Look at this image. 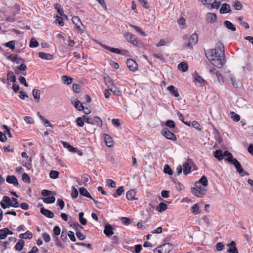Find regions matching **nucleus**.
Instances as JSON below:
<instances>
[{"label":"nucleus","mask_w":253,"mask_h":253,"mask_svg":"<svg viewBox=\"0 0 253 253\" xmlns=\"http://www.w3.org/2000/svg\"><path fill=\"white\" fill-rule=\"evenodd\" d=\"M208 60L214 66L221 68L225 61V55H219L216 53L215 50H208L205 52Z\"/></svg>","instance_id":"f257e3e1"},{"label":"nucleus","mask_w":253,"mask_h":253,"mask_svg":"<svg viewBox=\"0 0 253 253\" xmlns=\"http://www.w3.org/2000/svg\"><path fill=\"white\" fill-rule=\"evenodd\" d=\"M1 207L3 209H6L9 207L14 208H18L19 207V204L17 199L12 197L10 199L9 197L4 196L2 198V200L0 202Z\"/></svg>","instance_id":"f03ea898"},{"label":"nucleus","mask_w":253,"mask_h":253,"mask_svg":"<svg viewBox=\"0 0 253 253\" xmlns=\"http://www.w3.org/2000/svg\"><path fill=\"white\" fill-rule=\"evenodd\" d=\"M183 40H188L184 43V46L192 48L193 45H195L198 41V36L196 33L193 34L190 37L187 34L183 36Z\"/></svg>","instance_id":"7ed1b4c3"},{"label":"nucleus","mask_w":253,"mask_h":253,"mask_svg":"<svg viewBox=\"0 0 253 253\" xmlns=\"http://www.w3.org/2000/svg\"><path fill=\"white\" fill-rule=\"evenodd\" d=\"M124 36L130 43L135 46H140V42L135 35L130 32H127L124 33Z\"/></svg>","instance_id":"20e7f679"},{"label":"nucleus","mask_w":253,"mask_h":253,"mask_svg":"<svg viewBox=\"0 0 253 253\" xmlns=\"http://www.w3.org/2000/svg\"><path fill=\"white\" fill-rule=\"evenodd\" d=\"M84 117L86 120V122L88 124L95 125L99 127H101L102 126V120L99 117L95 116L93 118H85V116H84Z\"/></svg>","instance_id":"39448f33"},{"label":"nucleus","mask_w":253,"mask_h":253,"mask_svg":"<svg viewBox=\"0 0 253 253\" xmlns=\"http://www.w3.org/2000/svg\"><path fill=\"white\" fill-rule=\"evenodd\" d=\"M162 134L168 139L172 141H176L177 139L176 135L168 128H164L162 131Z\"/></svg>","instance_id":"423d86ee"},{"label":"nucleus","mask_w":253,"mask_h":253,"mask_svg":"<svg viewBox=\"0 0 253 253\" xmlns=\"http://www.w3.org/2000/svg\"><path fill=\"white\" fill-rule=\"evenodd\" d=\"M73 23L75 25L76 28L80 33H83L84 29V26L82 23L80 19L76 16H74L72 19Z\"/></svg>","instance_id":"0eeeda50"},{"label":"nucleus","mask_w":253,"mask_h":253,"mask_svg":"<svg viewBox=\"0 0 253 253\" xmlns=\"http://www.w3.org/2000/svg\"><path fill=\"white\" fill-rule=\"evenodd\" d=\"M126 65L129 69L132 72H135L137 70L138 65L137 63L133 59H127Z\"/></svg>","instance_id":"6e6552de"},{"label":"nucleus","mask_w":253,"mask_h":253,"mask_svg":"<svg viewBox=\"0 0 253 253\" xmlns=\"http://www.w3.org/2000/svg\"><path fill=\"white\" fill-rule=\"evenodd\" d=\"M193 163L191 159H188L185 163L183 165V172L185 175H187L191 172V164Z\"/></svg>","instance_id":"1a4fd4ad"},{"label":"nucleus","mask_w":253,"mask_h":253,"mask_svg":"<svg viewBox=\"0 0 253 253\" xmlns=\"http://www.w3.org/2000/svg\"><path fill=\"white\" fill-rule=\"evenodd\" d=\"M211 50H215L217 55H225L224 45L220 42L216 44L215 48L214 49H211Z\"/></svg>","instance_id":"9d476101"},{"label":"nucleus","mask_w":253,"mask_h":253,"mask_svg":"<svg viewBox=\"0 0 253 253\" xmlns=\"http://www.w3.org/2000/svg\"><path fill=\"white\" fill-rule=\"evenodd\" d=\"M104 233L107 237H110L114 234L113 228L109 223L105 224L104 226Z\"/></svg>","instance_id":"9b49d317"},{"label":"nucleus","mask_w":253,"mask_h":253,"mask_svg":"<svg viewBox=\"0 0 253 253\" xmlns=\"http://www.w3.org/2000/svg\"><path fill=\"white\" fill-rule=\"evenodd\" d=\"M7 58L8 60L17 64H20L21 62H24L25 61L23 59L18 57L17 55H10L8 56Z\"/></svg>","instance_id":"f8f14e48"},{"label":"nucleus","mask_w":253,"mask_h":253,"mask_svg":"<svg viewBox=\"0 0 253 253\" xmlns=\"http://www.w3.org/2000/svg\"><path fill=\"white\" fill-rule=\"evenodd\" d=\"M40 211L42 214L48 218H52L54 216V214L52 211L49 210L45 209L43 207L41 208Z\"/></svg>","instance_id":"ddd939ff"},{"label":"nucleus","mask_w":253,"mask_h":253,"mask_svg":"<svg viewBox=\"0 0 253 253\" xmlns=\"http://www.w3.org/2000/svg\"><path fill=\"white\" fill-rule=\"evenodd\" d=\"M230 164L233 165L234 166V167L236 169L237 171L239 173H241L242 172H243L244 169L242 168L241 164L236 159H234V160Z\"/></svg>","instance_id":"4468645a"},{"label":"nucleus","mask_w":253,"mask_h":253,"mask_svg":"<svg viewBox=\"0 0 253 253\" xmlns=\"http://www.w3.org/2000/svg\"><path fill=\"white\" fill-rule=\"evenodd\" d=\"M229 249L227 252L229 253H239L238 249L236 246V243L234 241H231L229 244H228Z\"/></svg>","instance_id":"2eb2a0df"},{"label":"nucleus","mask_w":253,"mask_h":253,"mask_svg":"<svg viewBox=\"0 0 253 253\" xmlns=\"http://www.w3.org/2000/svg\"><path fill=\"white\" fill-rule=\"evenodd\" d=\"M39 56L42 59L46 60H51L53 59V55L50 53H44L42 52H39Z\"/></svg>","instance_id":"dca6fc26"},{"label":"nucleus","mask_w":253,"mask_h":253,"mask_svg":"<svg viewBox=\"0 0 253 253\" xmlns=\"http://www.w3.org/2000/svg\"><path fill=\"white\" fill-rule=\"evenodd\" d=\"M217 16L215 13H208L207 14V21L208 23H213L216 20Z\"/></svg>","instance_id":"f3484780"},{"label":"nucleus","mask_w":253,"mask_h":253,"mask_svg":"<svg viewBox=\"0 0 253 253\" xmlns=\"http://www.w3.org/2000/svg\"><path fill=\"white\" fill-rule=\"evenodd\" d=\"M231 10L230 6L229 4L224 3L222 4L221 7L220 9V12L221 14L230 13V12H231Z\"/></svg>","instance_id":"a211bd4d"},{"label":"nucleus","mask_w":253,"mask_h":253,"mask_svg":"<svg viewBox=\"0 0 253 253\" xmlns=\"http://www.w3.org/2000/svg\"><path fill=\"white\" fill-rule=\"evenodd\" d=\"M6 180L8 183L13 184L16 186L19 184L17 179L14 175H8L6 177Z\"/></svg>","instance_id":"6ab92c4d"},{"label":"nucleus","mask_w":253,"mask_h":253,"mask_svg":"<svg viewBox=\"0 0 253 253\" xmlns=\"http://www.w3.org/2000/svg\"><path fill=\"white\" fill-rule=\"evenodd\" d=\"M191 192L196 196L202 197L205 194V189L198 190V189L195 188H192Z\"/></svg>","instance_id":"aec40b11"},{"label":"nucleus","mask_w":253,"mask_h":253,"mask_svg":"<svg viewBox=\"0 0 253 253\" xmlns=\"http://www.w3.org/2000/svg\"><path fill=\"white\" fill-rule=\"evenodd\" d=\"M167 89L169 93L174 97H178L179 96L178 89L174 85H171L168 86Z\"/></svg>","instance_id":"412c9836"},{"label":"nucleus","mask_w":253,"mask_h":253,"mask_svg":"<svg viewBox=\"0 0 253 253\" xmlns=\"http://www.w3.org/2000/svg\"><path fill=\"white\" fill-rule=\"evenodd\" d=\"M200 184L204 186H207L208 185V181L206 176H202L199 181L195 182V186H200Z\"/></svg>","instance_id":"4be33fe9"},{"label":"nucleus","mask_w":253,"mask_h":253,"mask_svg":"<svg viewBox=\"0 0 253 253\" xmlns=\"http://www.w3.org/2000/svg\"><path fill=\"white\" fill-rule=\"evenodd\" d=\"M19 9H17V11H12V15L6 16L5 21L8 22H14L16 19L15 16L19 13Z\"/></svg>","instance_id":"5701e85b"},{"label":"nucleus","mask_w":253,"mask_h":253,"mask_svg":"<svg viewBox=\"0 0 253 253\" xmlns=\"http://www.w3.org/2000/svg\"><path fill=\"white\" fill-rule=\"evenodd\" d=\"M195 80L201 84H207V82L201 77L196 72L193 74Z\"/></svg>","instance_id":"b1692460"},{"label":"nucleus","mask_w":253,"mask_h":253,"mask_svg":"<svg viewBox=\"0 0 253 253\" xmlns=\"http://www.w3.org/2000/svg\"><path fill=\"white\" fill-rule=\"evenodd\" d=\"M136 193L133 190H129L126 194V198L127 200L130 201H133L136 198H135Z\"/></svg>","instance_id":"393cba45"},{"label":"nucleus","mask_w":253,"mask_h":253,"mask_svg":"<svg viewBox=\"0 0 253 253\" xmlns=\"http://www.w3.org/2000/svg\"><path fill=\"white\" fill-rule=\"evenodd\" d=\"M226 157L225 159V161L230 163L232 162L235 158L233 157L232 154L228 151H225L223 153V157Z\"/></svg>","instance_id":"a878e982"},{"label":"nucleus","mask_w":253,"mask_h":253,"mask_svg":"<svg viewBox=\"0 0 253 253\" xmlns=\"http://www.w3.org/2000/svg\"><path fill=\"white\" fill-rule=\"evenodd\" d=\"M79 192L81 195L87 197L89 199H92V196L90 194V193L87 191V190L86 189V188L84 187H81L79 189Z\"/></svg>","instance_id":"bb28decb"},{"label":"nucleus","mask_w":253,"mask_h":253,"mask_svg":"<svg viewBox=\"0 0 253 253\" xmlns=\"http://www.w3.org/2000/svg\"><path fill=\"white\" fill-rule=\"evenodd\" d=\"M105 142L107 147H110L113 145L112 138L108 134H104Z\"/></svg>","instance_id":"cd10ccee"},{"label":"nucleus","mask_w":253,"mask_h":253,"mask_svg":"<svg viewBox=\"0 0 253 253\" xmlns=\"http://www.w3.org/2000/svg\"><path fill=\"white\" fill-rule=\"evenodd\" d=\"M61 143L64 147L67 148L69 151L71 152H76L77 151V148L72 146L69 143L65 141H62Z\"/></svg>","instance_id":"c85d7f7f"},{"label":"nucleus","mask_w":253,"mask_h":253,"mask_svg":"<svg viewBox=\"0 0 253 253\" xmlns=\"http://www.w3.org/2000/svg\"><path fill=\"white\" fill-rule=\"evenodd\" d=\"M224 25L228 29L230 30L232 32H235L236 30L235 26L229 21H225Z\"/></svg>","instance_id":"c756f323"},{"label":"nucleus","mask_w":253,"mask_h":253,"mask_svg":"<svg viewBox=\"0 0 253 253\" xmlns=\"http://www.w3.org/2000/svg\"><path fill=\"white\" fill-rule=\"evenodd\" d=\"M33 234L30 231H27L25 233L20 234L19 235V237L21 239H31L32 238Z\"/></svg>","instance_id":"7c9ffc66"},{"label":"nucleus","mask_w":253,"mask_h":253,"mask_svg":"<svg viewBox=\"0 0 253 253\" xmlns=\"http://www.w3.org/2000/svg\"><path fill=\"white\" fill-rule=\"evenodd\" d=\"M178 68L182 72H186L188 69V65L185 62H182L178 65Z\"/></svg>","instance_id":"2f4dec72"},{"label":"nucleus","mask_w":253,"mask_h":253,"mask_svg":"<svg viewBox=\"0 0 253 253\" xmlns=\"http://www.w3.org/2000/svg\"><path fill=\"white\" fill-rule=\"evenodd\" d=\"M25 242L24 240L20 239L18 241V242L16 243L15 246V248L16 250L18 251H21L24 245Z\"/></svg>","instance_id":"473e14b6"},{"label":"nucleus","mask_w":253,"mask_h":253,"mask_svg":"<svg viewBox=\"0 0 253 253\" xmlns=\"http://www.w3.org/2000/svg\"><path fill=\"white\" fill-rule=\"evenodd\" d=\"M7 80H10L11 82L16 83V77L12 71H9L7 73Z\"/></svg>","instance_id":"72a5a7b5"},{"label":"nucleus","mask_w":253,"mask_h":253,"mask_svg":"<svg viewBox=\"0 0 253 253\" xmlns=\"http://www.w3.org/2000/svg\"><path fill=\"white\" fill-rule=\"evenodd\" d=\"M168 206L165 203H160L157 208V210L160 212H162L167 209Z\"/></svg>","instance_id":"f704fd0d"},{"label":"nucleus","mask_w":253,"mask_h":253,"mask_svg":"<svg viewBox=\"0 0 253 253\" xmlns=\"http://www.w3.org/2000/svg\"><path fill=\"white\" fill-rule=\"evenodd\" d=\"M214 156L219 161L222 160L223 158L222 151L220 149L216 150L214 152Z\"/></svg>","instance_id":"c9c22d12"},{"label":"nucleus","mask_w":253,"mask_h":253,"mask_svg":"<svg viewBox=\"0 0 253 253\" xmlns=\"http://www.w3.org/2000/svg\"><path fill=\"white\" fill-rule=\"evenodd\" d=\"M102 47L103 48H104L105 49L109 50L111 52L115 53L117 54L120 53V49H119V48L111 47H110V46H109L108 45H102Z\"/></svg>","instance_id":"e433bc0d"},{"label":"nucleus","mask_w":253,"mask_h":253,"mask_svg":"<svg viewBox=\"0 0 253 253\" xmlns=\"http://www.w3.org/2000/svg\"><path fill=\"white\" fill-rule=\"evenodd\" d=\"M33 95L35 100L38 102L40 99V91L39 89H34L33 90Z\"/></svg>","instance_id":"4c0bfd02"},{"label":"nucleus","mask_w":253,"mask_h":253,"mask_svg":"<svg viewBox=\"0 0 253 253\" xmlns=\"http://www.w3.org/2000/svg\"><path fill=\"white\" fill-rule=\"evenodd\" d=\"M44 203L46 204H52L55 202V197L54 196H51L46 198H42Z\"/></svg>","instance_id":"58836bf2"},{"label":"nucleus","mask_w":253,"mask_h":253,"mask_svg":"<svg viewBox=\"0 0 253 253\" xmlns=\"http://www.w3.org/2000/svg\"><path fill=\"white\" fill-rule=\"evenodd\" d=\"M74 107L79 111H82L84 109V107L81 102L79 100L74 101L73 103Z\"/></svg>","instance_id":"ea45409f"},{"label":"nucleus","mask_w":253,"mask_h":253,"mask_svg":"<svg viewBox=\"0 0 253 253\" xmlns=\"http://www.w3.org/2000/svg\"><path fill=\"white\" fill-rule=\"evenodd\" d=\"M40 119L42 121L43 124L45 126H50L51 127H53V126L52 125L50 122L46 119H45L43 116H41Z\"/></svg>","instance_id":"a19ab883"},{"label":"nucleus","mask_w":253,"mask_h":253,"mask_svg":"<svg viewBox=\"0 0 253 253\" xmlns=\"http://www.w3.org/2000/svg\"><path fill=\"white\" fill-rule=\"evenodd\" d=\"M62 78L64 83L66 84H71L73 80V78L68 77L66 75L63 76Z\"/></svg>","instance_id":"79ce46f5"},{"label":"nucleus","mask_w":253,"mask_h":253,"mask_svg":"<svg viewBox=\"0 0 253 253\" xmlns=\"http://www.w3.org/2000/svg\"><path fill=\"white\" fill-rule=\"evenodd\" d=\"M124 192V187L120 186L116 190V193L113 194V196L115 198H117L118 196H121Z\"/></svg>","instance_id":"37998d69"},{"label":"nucleus","mask_w":253,"mask_h":253,"mask_svg":"<svg viewBox=\"0 0 253 253\" xmlns=\"http://www.w3.org/2000/svg\"><path fill=\"white\" fill-rule=\"evenodd\" d=\"M191 212L194 215L198 214L200 213V211L199 210V207L198 206L197 204L194 205L191 208Z\"/></svg>","instance_id":"c03bdc74"},{"label":"nucleus","mask_w":253,"mask_h":253,"mask_svg":"<svg viewBox=\"0 0 253 253\" xmlns=\"http://www.w3.org/2000/svg\"><path fill=\"white\" fill-rule=\"evenodd\" d=\"M59 172L56 170H51L49 173V177L51 179H56L59 177Z\"/></svg>","instance_id":"a18cd8bd"},{"label":"nucleus","mask_w":253,"mask_h":253,"mask_svg":"<svg viewBox=\"0 0 253 253\" xmlns=\"http://www.w3.org/2000/svg\"><path fill=\"white\" fill-rule=\"evenodd\" d=\"M105 83L106 85L107 86V87L109 88L111 85L112 86V84H114V83L112 82V81L111 80L109 76L106 75L104 77Z\"/></svg>","instance_id":"49530a36"},{"label":"nucleus","mask_w":253,"mask_h":253,"mask_svg":"<svg viewBox=\"0 0 253 253\" xmlns=\"http://www.w3.org/2000/svg\"><path fill=\"white\" fill-rule=\"evenodd\" d=\"M55 9H56L58 13L61 15H63L64 10L63 9L61 8V5L59 3H56L54 5Z\"/></svg>","instance_id":"de8ad7c7"},{"label":"nucleus","mask_w":253,"mask_h":253,"mask_svg":"<svg viewBox=\"0 0 253 253\" xmlns=\"http://www.w3.org/2000/svg\"><path fill=\"white\" fill-rule=\"evenodd\" d=\"M39 45L38 42L34 38L31 39L29 46L31 48L37 47Z\"/></svg>","instance_id":"09e8293b"},{"label":"nucleus","mask_w":253,"mask_h":253,"mask_svg":"<svg viewBox=\"0 0 253 253\" xmlns=\"http://www.w3.org/2000/svg\"><path fill=\"white\" fill-rule=\"evenodd\" d=\"M109 90L113 92L115 94L118 95L120 91L118 87L115 85L114 83L112 84V86L111 85L109 87Z\"/></svg>","instance_id":"8fccbe9b"},{"label":"nucleus","mask_w":253,"mask_h":253,"mask_svg":"<svg viewBox=\"0 0 253 253\" xmlns=\"http://www.w3.org/2000/svg\"><path fill=\"white\" fill-rule=\"evenodd\" d=\"M129 26H130V27L134 28L136 32L139 33L141 35H142L143 36H146V34H145V33L142 29H141L139 27H137V26L132 25V24H130Z\"/></svg>","instance_id":"3c124183"},{"label":"nucleus","mask_w":253,"mask_h":253,"mask_svg":"<svg viewBox=\"0 0 253 253\" xmlns=\"http://www.w3.org/2000/svg\"><path fill=\"white\" fill-rule=\"evenodd\" d=\"M164 172L168 174L169 175H172L173 173L171 169L170 168L169 166L168 165H166L164 166Z\"/></svg>","instance_id":"603ef678"},{"label":"nucleus","mask_w":253,"mask_h":253,"mask_svg":"<svg viewBox=\"0 0 253 253\" xmlns=\"http://www.w3.org/2000/svg\"><path fill=\"white\" fill-rule=\"evenodd\" d=\"M233 6L236 10H240L242 9L243 5L240 1L236 0L234 3Z\"/></svg>","instance_id":"864d4df0"},{"label":"nucleus","mask_w":253,"mask_h":253,"mask_svg":"<svg viewBox=\"0 0 253 253\" xmlns=\"http://www.w3.org/2000/svg\"><path fill=\"white\" fill-rule=\"evenodd\" d=\"M166 126L170 128H174L175 127V124L172 120H168L166 122Z\"/></svg>","instance_id":"5fc2aeb1"},{"label":"nucleus","mask_w":253,"mask_h":253,"mask_svg":"<svg viewBox=\"0 0 253 253\" xmlns=\"http://www.w3.org/2000/svg\"><path fill=\"white\" fill-rule=\"evenodd\" d=\"M62 16L60 15V16L56 15L55 17L56 18V21L58 22V24L60 26H63L64 25V23L63 20V18L61 17Z\"/></svg>","instance_id":"6e6d98bb"},{"label":"nucleus","mask_w":253,"mask_h":253,"mask_svg":"<svg viewBox=\"0 0 253 253\" xmlns=\"http://www.w3.org/2000/svg\"><path fill=\"white\" fill-rule=\"evenodd\" d=\"M7 234L5 231V228L0 229V239L3 240L6 238Z\"/></svg>","instance_id":"4d7b16f0"},{"label":"nucleus","mask_w":253,"mask_h":253,"mask_svg":"<svg viewBox=\"0 0 253 253\" xmlns=\"http://www.w3.org/2000/svg\"><path fill=\"white\" fill-rule=\"evenodd\" d=\"M22 179L24 182H26L28 183H30L31 182L30 178L26 173H23L22 174Z\"/></svg>","instance_id":"13d9d810"},{"label":"nucleus","mask_w":253,"mask_h":253,"mask_svg":"<svg viewBox=\"0 0 253 253\" xmlns=\"http://www.w3.org/2000/svg\"><path fill=\"white\" fill-rule=\"evenodd\" d=\"M71 226L72 227L75 228L77 231H79V229H83L84 227L82 226L81 225H80L78 222H73L70 224Z\"/></svg>","instance_id":"bf43d9fd"},{"label":"nucleus","mask_w":253,"mask_h":253,"mask_svg":"<svg viewBox=\"0 0 253 253\" xmlns=\"http://www.w3.org/2000/svg\"><path fill=\"white\" fill-rule=\"evenodd\" d=\"M79 195V192L77 189L74 187H72V191L71 193L72 198L73 199L77 198Z\"/></svg>","instance_id":"052dcab7"},{"label":"nucleus","mask_w":253,"mask_h":253,"mask_svg":"<svg viewBox=\"0 0 253 253\" xmlns=\"http://www.w3.org/2000/svg\"><path fill=\"white\" fill-rule=\"evenodd\" d=\"M5 45L11 49H14L15 48V42L14 41H9L6 42Z\"/></svg>","instance_id":"680f3d73"},{"label":"nucleus","mask_w":253,"mask_h":253,"mask_svg":"<svg viewBox=\"0 0 253 253\" xmlns=\"http://www.w3.org/2000/svg\"><path fill=\"white\" fill-rule=\"evenodd\" d=\"M76 234L78 238L80 240H84L85 239V236L80 231H77Z\"/></svg>","instance_id":"e2e57ef3"},{"label":"nucleus","mask_w":253,"mask_h":253,"mask_svg":"<svg viewBox=\"0 0 253 253\" xmlns=\"http://www.w3.org/2000/svg\"><path fill=\"white\" fill-rule=\"evenodd\" d=\"M24 120L27 124H33L34 123V119L31 117L26 116L24 117Z\"/></svg>","instance_id":"0e129e2a"},{"label":"nucleus","mask_w":253,"mask_h":253,"mask_svg":"<svg viewBox=\"0 0 253 253\" xmlns=\"http://www.w3.org/2000/svg\"><path fill=\"white\" fill-rule=\"evenodd\" d=\"M57 205L59 206L61 209L62 210L64 209L65 206V203L64 201L61 199H58L57 201Z\"/></svg>","instance_id":"69168bd1"},{"label":"nucleus","mask_w":253,"mask_h":253,"mask_svg":"<svg viewBox=\"0 0 253 253\" xmlns=\"http://www.w3.org/2000/svg\"><path fill=\"white\" fill-rule=\"evenodd\" d=\"M55 236H59L60 234L61 230L58 226H55L53 230Z\"/></svg>","instance_id":"338daca9"},{"label":"nucleus","mask_w":253,"mask_h":253,"mask_svg":"<svg viewBox=\"0 0 253 253\" xmlns=\"http://www.w3.org/2000/svg\"><path fill=\"white\" fill-rule=\"evenodd\" d=\"M73 89L74 92L76 93H79L81 91V87L79 84H73Z\"/></svg>","instance_id":"774afa93"}]
</instances>
